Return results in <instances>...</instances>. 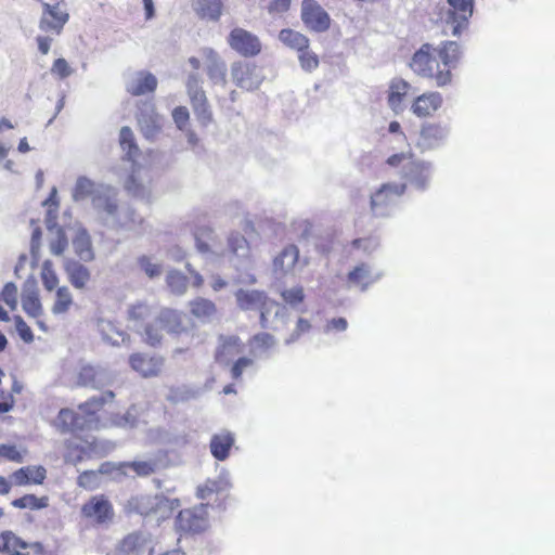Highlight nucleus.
<instances>
[{
	"instance_id": "nucleus-1",
	"label": "nucleus",
	"mask_w": 555,
	"mask_h": 555,
	"mask_svg": "<svg viewBox=\"0 0 555 555\" xmlns=\"http://www.w3.org/2000/svg\"><path fill=\"white\" fill-rule=\"evenodd\" d=\"M460 59V46L454 41H443L438 47L424 43L412 55L409 66L418 77L433 80L442 88L452 82V70Z\"/></svg>"
},
{
	"instance_id": "nucleus-2",
	"label": "nucleus",
	"mask_w": 555,
	"mask_h": 555,
	"mask_svg": "<svg viewBox=\"0 0 555 555\" xmlns=\"http://www.w3.org/2000/svg\"><path fill=\"white\" fill-rule=\"evenodd\" d=\"M114 400L115 393L107 390L80 403L77 410L61 409L55 418V426L62 434L76 436L86 431L100 430L106 427L108 423H114L113 420L104 416L105 405L113 403Z\"/></svg>"
},
{
	"instance_id": "nucleus-3",
	"label": "nucleus",
	"mask_w": 555,
	"mask_h": 555,
	"mask_svg": "<svg viewBox=\"0 0 555 555\" xmlns=\"http://www.w3.org/2000/svg\"><path fill=\"white\" fill-rule=\"evenodd\" d=\"M182 311L163 307L153 318L152 324L145 330V344L157 347L163 343L164 332L172 336H180L186 333Z\"/></svg>"
},
{
	"instance_id": "nucleus-4",
	"label": "nucleus",
	"mask_w": 555,
	"mask_h": 555,
	"mask_svg": "<svg viewBox=\"0 0 555 555\" xmlns=\"http://www.w3.org/2000/svg\"><path fill=\"white\" fill-rule=\"evenodd\" d=\"M176 531L180 535H194L206 531L209 527L208 504L181 509L175 520Z\"/></svg>"
},
{
	"instance_id": "nucleus-5",
	"label": "nucleus",
	"mask_w": 555,
	"mask_h": 555,
	"mask_svg": "<svg viewBox=\"0 0 555 555\" xmlns=\"http://www.w3.org/2000/svg\"><path fill=\"white\" fill-rule=\"evenodd\" d=\"M40 3L42 15L39 21V28L47 34L60 36L69 20L65 0H40Z\"/></svg>"
},
{
	"instance_id": "nucleus-6",
	"label": "nucleus",
	"mask_w": 555,
	"mask_h": 555,
	"mask_svg": "<svg viewBox=\"0 0 555 555\" xmlns=\"http://www.w3.org/2000/svg\"><path fill=\"white\" fill-rule=\"evenodd\" d=\"M185 87L196 119L201 126L207 127L214 121V116L206 92L201 86V79L198 75H189Z\"/></svg>"
},
{
	"instance_id": "nucleus-7",
	"label": "nucleus",
	"mask_w": 555,
	"mask_h": 555,
	"mask_svg": "<svg viewBox=\"0 0 555 555\" xmlns=\"http://www.w3.org/2000/svg\"><path fill=\"white\" fill-rule=\"evenodd\" d=\"M403 183H384L371 195V210L376 217L388 216L396 201L405 192Z\"/></svg>"
},
{
	"instance_id": "nucleus-8",
	"label": "nucleus",
	"mask_w": 555,
	"mask_h": 555,
	"mask_svg": "<svg viewBox=\"0 0 555 555\" xmlns=\"http://www.w3.org/2000/svg\"><path fill=\"white\" fill-rule=\"evenodd\" d=\"M81 516L93 525H104L113 520L114 507L104 494L91 496L80 509Z\"/></svg>"
},
{
	"instance_id": "nucleus-9",
	"label": "nucleus",
	"mask_w": 555,
	"mask_h": 555,
	"mask_svg": "<svg viewBox=\"0 0 555 555\" xmlns=\"http://www.w3.org/2000/svg\"><path fill=\"white\" fill-rule=\"evenodd\" d=\"M238 307L242 310H257L260 312V324L267 326V313L270 311L272 301L263 291L258 289H238L235 293Z\"/></svg>"
},
{
	"instance_id": "nucleus-10",
	"label": "nucleus",
	"mask_w": 555,
	"mask_h": 555,
	"mask_svg": "<svg viewBox=\"0 0 555 555\" xmlns=\"http://www.w3.org/2000/svg\"><path fill=\"white\" fill-rule=\"evenodd\" d=\"M227 41L233 51L244 57L257 56L262 49L259 38L255 34L242 27L233 28L230 31Z\"/></svg>"
},
{
	"instance_id": "nucleus-11",
	"label": "nucleus",
	"mask_w": 555,
	"mask_h": 555,
	"mask_svg": "<svg viewBox=\"0 0 555 555\" xmlns=\"http://www.w3.org/2000/svg\"><path fill=\"white\" fill-rule=\"evenodd\" d=\"M386 164L390 167H402V177L404 179L416 182L420 185L424 184L423 178L427 167L424 163L416 160L412 153L402 152L392 154L386 159Z\"/></svg>"
},
{
	"instance_id": "nucleus-12",
	"label": "nucleus",
	"mask_w": 555,
	"mask_h": 555,
	"mask_svg": "<svg viewBox=\"0 0 555 555\" xmlns=\"http://www.w3.org/2000/svg\"><path fill=\"white\" fill-rule=\"evenodd\" d=\"M128 361L130 367L144 378L160 375L165 366V358L163 356L146 352H133L129 356Z\"/></svg>"
},
{
	"instance_id": "nucleus-13",
	"label": "nucleus",
	"mask_w": 555,
	"mask_h": 555,
	"mask_svg": "<svg viewBox=\"0 0 555 555\" xmlns=\"http://www.w3.org/2000/svg\"><path fill=\"white\" fill-rule=\"evenodd\" d=\"M450 10L447 15V24L451 26V34L457 36L467 27L468 20L473 15L474 0H447Z\"/></svg>"
},
{
	"instance_id": "nucleus-14",
	"label": "nucleus",
	"mask_w": 555,
	"mask_h": 555,
	"mask_svg": "<svg viewBox=\"0 0 555 555\" xmlns=\"http://www.w3.org/2000/svg\"><path fill=\"white\" fill-rule=\"evenodd\" d=\"M153 307L145 301H137L128 306L126 310V321L129 327L138 333L145 344V330L152 324Z\"/></svg>"
},
{
	"instance_id": "nucleus-15",
	"label": "nucleus",
	"mask_w": 555,
	"mask_h": 555,
	"mask_svg": "<svg viewBox=\"0 0 555 555\" xmlns=\"http://www.w3.org/2000/svg\"><path fill=\"white\" fill-rule=\"evenodd\" d=\"M301 20L313 31H325L331 24L330 15L315 0H302Z\"/></svg>"
},
{
	"instance_id": "nucleus-16",
	"label": "nucleus",
	"mask_w": 555,
	"mask_h": 555,
	"mask_svg": "<svg viewBox=\"0 0 555 555\" xmlns=\"http://www.w3.org/2000/svg\"><path fill=\"white\" fill-rule=\"evenodd\" d=\"M442 105L443 96L441 93L437 91H426L413 100L411 104V112L417 118H430L436 115Z\"/></svg>"
},
{
	"instance_id": "nucleus-17",
	"label": "nucleus",
	"mask_w": 555,
	"mask_h": 555,
	"mask_svg": "<svg viewBox=\"0 0 555 555\" xmlns=\"http://www.w3.org/2000/svg\"><path fill=\"white\" fill-rule=\"evenodd\" d=\"M256 65L248 62L237 61L231 66V75L234 83L245 90H255L261 80L256 73Z\"/></svg>"
},
{
	"instance_id": "nucleus-18",
	"label": "nucleus",
	"mask_w": 555,
	"mask_h": 555,
	"mask_svg": "<svg viewBox=\"0 0 555 555\" xmlns=\"http://www.w3.org/2000/svg\"><path fill=\"white\" fill-rule=\"evenodd\" d=\"M47 478V469L42 465H28L11 474L12 483L17 487L42 485Z\"/></svg>"
},
{
	"instance_id": "nucleus-19",
	"label": "nucleus",
	"mask_w": 555,
	"mask_h": 555,
	"mask_svg": "<svg viewBox=\"0 0 555 555\" xmlns=\"http://www.w3.org/2000/svg\"><path fill=\"white\" fill-rule=\"evenodd\" d=\"M202 55L208 78L214 83H225L227 66L218 53L210 48H205L202 50Z\"/></svg>"
},
{
	"instance_id": "nucleus-20",
	"label": "nucleus",
	"mask_w": 555,
	"mask_h": 555,
	"mask_svg": "<svg viewBox=\"0 0 555 555\" xmlns=\"http://www.w3.org/2000/svg\"><path fill=\"white\" fill-rule=\"evenodd\" d=\"M411 85L403 78L396 77L390 80L387 90V104L396 114L402 111V104L410 93Z\"/></svg>"
},
{
	"instance_id": "nucleus-21",
	"label": "nucleus",
	"mask_w": 555,
	"mask_h": 555,
	"mask_svg": "<svg viewBox=\"0 0 555 555\" xmlns=\"http://www.w3.org/2000/svg\"><path fill=\"white\" fill-rule=\"evenodd\" d=\"M233 444L234 437L231 433L216 434L210 439V452L216 460L224 461L229 457Z\"/></svg>"
},
{
	"instance_id": "nucleus-22",
	"label": "nucleus",
	"mask_w": 555,
	"mask_h": 555,
	"mask_svg": "<svg viewBox=\"0 0 555 555\" xmlns=\"http://www.w3.org/2000/svg\"><path fill=\"white\" fill-rule=\"evenodd\" d=\"M117 468L126 476L132 470L137 477H149L158 470V463L155 460L120 462Z\"/></svg>"
},
{
	"instance_id": "nucleus-23",
	"label": "nucleus",
	"mask_w": 555,
	"mask_h": 555,
	"mask_svg": "<svg viewBox=\"0 0 555 555\" xmlns=\"http://www.w3.org/2000/svg\"><path fill=\"white\" fill-rule=\"evenodd\" d=\"M189 309L191 315L202 322L210 321L218 312L216 304L204 297H196L191 300Z\"/></svg>"
},
{
	"instance_id": "nucleus-24",
	"label": "nucleus",
	"mask_w": 555,
	"mask_h": 555,
	"mask_svg": "<svg viewBox=\"0 0 555 555\" xmlns=\"http://www.w3.org/2000/svg\"><path fill=\"white\" fill-rule=\"evenodd\" d=\"M22 306L24 311L31 318H39L43 312L39 292L34 281L29 287H25L23 291Z\"/></svg>"
},
{
	"instance_id": "nucleus-25",
	"label": "nucleus",
	"mask_w": 555,
	"mask_h": 555,
	"mask_svg": "<svg viewBox=\"0 0 555 555\" xmlns=\"http://www.w3.org/2000/svg\"><path fill=\"white\" fill-rule=\"evenodd\" d=\"M156 88V77L149 72H140L138 73L135 80L130 86H128L127 91L133 96H139L153 93Z\"/></svg>"
},
{
	"instance_id": "nucleus-26",
	"label": "nucleus",
	"mask_w": 555,
	"mask_h": 555,
	"mask_svg": "<svg viewBox=\"0 0 555 555\" xmlns=\"http://www.w3.org/2000/svg\"><path fill=\"white\" fill-rule=\"evenodd\" d=\"M299 260V249L296 245L289 244L274 258L273 266L276 271L285 273L293 270Z\"/></svg>"
},
{
	"instance_id": "nucleus-27",
	"label": "nucleus",
	"mask_w": 555,
	"mask_h": 555,
	"mask_svg": "<svg viewBox=\"0 0 555 555\" xmlns=\"http://www.w3.org/2000/svg\"><path fill=\"white\" fill-rule=\"evenodd\" d=\"M65 271L67 273L70 284L78 289H82L90 281V271L83 264L73 261L66 264Z\"/></svg>"
},
{
	"instance_id": "nucleus-28",
	"label": "nucleus",
	"mask_w": 555,
	"mask_h": 555,
	"mask_svg": "<svg viewBox=\"0 0 555 555\" xmlns=\"http://www.w3.org/2000/svg\"><path fill=\"white\" fill-rule=\"evenodd\" d=\"M194 10L203 20L218 21L222 13V1L195 0Z\"/></svg>"
},
{
	"instance_id": "nucleus-29",
	"label": "nucleus",
	"mask_w": 555,
	"mask_h": 555,
	"mask_svg": "<svg viewBox=\"0 0 555 555\" xmlns=\"http://www.w3.org/2000/svg\"><path fill=\"white\" fill-rule=\"evenodd\" d=\"M374 280L370 266L364 262L356 266L347 274V281L351 285L360 286L362 291H365Z\"/></svg>"
},
{
	"instance_id": "nucleus-30",
	"label": "nucleus",
	"mask_w": 555,
	"mask_h": 555,
	"mask_svg": "<svg viewBox=\"0 0 555 555\" xmlns=\"http://www.w3.org/2000/svg\"><path fill=\"white\" fill-rule=\"evenodd\" d=\"M26 547L27 544L13 532L4 531L0 534V552L4 555H29L22 552Z\"/></svg>"
},
{
	"instance_id": "nucleus-31",
	"label": "nucleus",
	"mask_w": 555,
	"mask_h": 555,
	"mask_svg": "<svg viewBox=\"0 0 555 555\" xmlns=\"http://www.w3.org/2000/svg\"><path fill=\"white\" fill-rule=\"evenodd\" d=\"M446 131L440 124L426 122L422 125L420 131L421 143L426 147H431L444 138Z\"/></svg>"
},
{
	"instance_id": "nucleus-32",
	"label": "nucleus",
	"mask_w": 555,
	"mask_h": 555,
	"mask_svg": "<svg viewBox=\"0 0 555 555\" xmlns=\"http://www.w3.org/2000/svg\"><path fill=\"white\" fill-rule=\"evenodd\" d=\"M74 305V297L69 288L67 286H61L55 291V297L51 307V312L54 315H63L66 314Z\"/></svg>"
},
{
	"instance_id": "nucleus-33",
	"label": "nucleus",
	"mask_w": 555,
	"mask_h": 555,
	"mask_svg": "<svg viewBox=\"0 0 555 555\" xmlns=\"http://www.w3.org/2000/svg\"><path fill=\"white\" fill-rule=\"evenodd\" d=\"M77 385L98 389L102 386V372L92 365H82L77 373Z\"/></svg>"
},
{
	"instance_id": "nucleus-34",
	"label": "nucleus",
	"mask_w": 555,
	"mask_h": 555,
	"mask_svg": "<svg viewBox=\"0 0 555 555\" xmlns=\"http://www.w3.org/2000/svg\"><path fill=\"white\" fill-rule=\"evenodd\" d=\"M279 39L288 48L296 50L297 53L305 48H309L308 37L291 28L282 29L279 34Z\"/></svg>"
},
{
	"instance_id": "nucleus-35",
	"label": "nucleus",
	"mask_w": 555,
	"mask_h": 555,
	"mask_svg": "<svg viewBox=\"0 0 555 555\" xmlns=\"http://www.w3.org/2000/svg\"><path fill=\"white\" fill-rule=\"evenodd\" d=\"M119 144L126 153V157L131 162H135L137 157L140 155V149L135 143L132 130L128 126L120 129Z\"/></svg>"
},
{
	"instance_id": "nucleus-36",
	"label": "nucleus",
	"mask_w": 555,
	"mask_h": 555,
	"mask_svg": "<svg viewBox=\"0 0 555 555\" xmlns=\"http://www.w3.org/2000/svg\"><path fill=\"white\" fill-rule=\"evenodd\" d=\"M11 504L20 509L29 508L31 511H38L48 507L49 498L47 495L38 498L35 494H25L21 498L14 499Z\"/></svg>"
},
{
	"instance_id": "nucleus-37",
	"label": "nucleus",
	"mask_w": 555,
	"mask_h": 555,
	"mask_svg": "<svg viewBox=\"0 0 555 555\" xmlns=\"http://www.w3.org/2000/svg\"><path fill=\"white\" fill-rule=\"evenodd\" d=\"M170 507V502L165 496H147L142 501L140 514L143 516L157 515L160 511Z\"/></svg>"
},
{
	"instance_id": "nucleus-38",
	"label": "nucleus",
	"mask_w": 555,
	"mask_h": 555,
	"mask_svg": "<svg viewBox=\"0 0 555 555\" xmlns=\"http://www.w3.org/2000/svg\"><path fill=\"white\" fill-rule=\"evenodd\" d=\"M40 279L47 292L54 291L59 285V276L51 260H44L41 266Z\"/></svg>"
},
{
	"instance_id": "nucleus-39",
	"label": "nucleus",
	"mask_w": 555,
	"mask_h": 555,
	"mask_svg": "<svg viewBox=\"0 0 555 555\" xmlns=\"http://www.w3.org/2000/svg\"><path fill=\"white\" fill-rule=\"evenodd\" d=\"M166 283L171 293L182 295L188 289L189 280L183 273L172 270L167 274Z\"/></svg>"
},
{
	"instance_id": "nucleus-40",
	"label": "nucleus",
	"mask_w": 555,
	"mask_h": 555,
	"mask_svg": "<svg viewBox=\"0 0 555 555\" xmlns=\"http://www.w3.org/2000/svg\"><path fill=\"white\" fill-rule=\"evenodd\" d=\"M77 486L85 490L93 491L102 486V478L96 470H83L77 477Z\"/></svg>"
},
{
	"instance_id": "nucleus-41",
	"label": "nucleus",
	"mask_w": 555,
	"mask_h": 555,
	"mask_svg": "<svg viewBox=\"0 0 555 555\" xmlns=\"http://www.w3.org/2000/svg\"><path fill=\"white\" fill-rule=\"evenodd\" d=\"M144 538L140 532H132L126 535L120 542V551L125 554L137 553L143 545Z\"/></svg>"
},
{
	"instance_id": "nucleus-42",
	"label": "nucleus",
	"mask_w": 555,
	"mask_h": 555,
	"mask_svg": "<svg viewBox=\"0 0 555 555\" xmlns=\"http://www.w3.org/2000/svg\"><path fill=\"white\" fill-rule=\"evenodd\" d=\"M0 300L3 301L12 311L17 308V287L13 282L4 284L2 292L0 293Z\"/></svg>"
},
{
	"instance_id": "nucleus-43",
	"label": "nucleus",
	"mask_w": 555,
	"mask_h": 555,
	"mask_svg": "<svg viewBox=\"0 0 555 555\" xmlns=\"http://www.w3.org/2000/svg\"><path fill=\"white\" fill-rule=\"evenodd\" d=\"M282 299L289 306H297L304 302L305 300V291L302 286H295L292 288H287L282 291L281 293Z\"/></svg>"
},
{
	"instance_id": "nucleus-44",
	"label": "nucleus",
	"mask_w": 555,
	"mask_h": 555,
	"mask_svg": "<svg viewBox=\"0 0 555 555\" xmlns=\"http://www.w3.org/2000/svg\"><path fill=\"white\" fill-rule=\"evenodd\" d=\"M298 59L300 62V66L306 72H312L319 66V57L315 53L311 52L309 48H305L300 52H298Z\"/></svg>"
},
{
	"instance_id": "nucleus-45",
	"label": "nucleus",
	"mask_w": 555,
	"mask_h": 555,
	"mask_svg": "<svg viewBox=\"0 0 555 555\" xmlns=\"http://www.w3.org/2000/svg\"><path fill=\"white\" fill-rule=\"evenodd\" d=\"M274 343V337L269 333H258L249 339L250 347L257 350H268Z\"/></svg>"
},
{
	"instance_id": "nucleus-46",
	"label": "nucleus",
	"mask_w": 555,
	"mask_h": 555,
	"mask_svg": "<svg viewBox=\"0 0 555 555\" xmlns=\"http://www.w3.org/2000/svg\"><path fill=\"white\" fill-rule=\"evenodd\" d=\"M74 246L81 259L87 260L92 258L90 240L86 233H81L75 238Z\"/></svg>"
},
{
	"instance_id": "nucleus-47",
	"label": "nucleus",
	"mask_w": 555,
	"mask_h": 555,
	"mask_svg": "<svg viewBox=\"0 0 555 555\" xmlns=\"http://www.w3.org/2000/svg\"><path fill=\"white\" fill-rule=\"evenodd\" d=\"M220 491V483L217 480H206L196 489V496L201 500H208Z\"/></svg>"
},
{
	"instance_id": "nucleus-48",
	"label": "nucleus",
	"mask_w": 555,
	"mask_h": 555,
	"mask_svg": "<svg viewBox=\"0 0 555 555\" xmlns=\"http://www.w3.org/2000/svg\"><path fill=\"white\" fill-rule=\"evenodd\" d=\"M212 229L208 227L199 228L195 233L196 247L199 251H209L210 246L208 241L212 238Z\"/></svg>"
},
{
	"instance_id": "nucleus-49",
	"label": "nucleus",
	"mask_w": 555,
	"mask_h": 555,
	"mask_svg": "<svg viewBox=\"0 0 555 555\" xmlns=\"http://www.w3.org/2000/svg\"><path fill=\"white\" fill-rule=\"evenodd\" d=\"M0 459L8 460L13 463H22L24 461L23 453L14 444H0Z\"/></svg>"
},
{
	"instance_id": "nucleus-50",
	"label": "nucleus",
	"mask_w": 555,
	"mask_h": 555,
	"mask_svg": "<svg viewBox=\"0 0 555 555\" xmlns=\"http://www.w3.org/2000/svg\"><path fill=\"white\" fill-rule=\"evenodd\" d=\"M50 70L53 76L60 79L69 77L74 72L68 62L63 57L54 60Z\"/></svg>"
},
{
	"instance_id": "nucleus-51",
	"label": "nucleus",
	"mask_w": 555,
	"mask_h": 555,
	"mask_svg": "<svg viewBox=\"0 0 555 555\" xmlns=\"http://www.w3.org/2000/svg\"><path fill=\"white\" fill-rule=\"evenodd\" d=\"M228 247L233 255H237L240 250L248 249V242L244 235L238 232H234L228 237Z\"/></svg>"
},
{
	"instance_id": "nucleus-52",
	"label": "nucleus",
	"mask_w": 555,
	"mask_h": 555,
	"mask_svg": "<svg viewBox=\"0 0 555 555\" xmlns=\"http://www.w3.org/2000/svg\"><path fill=\"white\" fill-rule=\"evenodd\" d=\"M92 182L87 178H79L74 188V198L76 201L85 198L92 192Z\"/></svg>"
},
{
	"instance_id": "nucleus-53",
	"label": "nucleus",
	"mask_w": 555,
	"mask_h": 555,
	"mask_svg": "<svg viewBox=\"0 0 555 555\" xmlns=\"http://www.w3.org/2000/svg\"><path fill=\"white\" fill-rule=\"evenodd\" d=\"M172 118L180 130H185L190 120V113L185 106H177L172 111Z\"/></svg>"
},
{
	"instance_id": "nucleus-54",
	"label": "nucleus",
	"mask_w": 555,
	"mask_h": 555,
	"mask_svg": "<svg viewBox=\"0 0 555 555\" xmlns=\"http://www.w3.org/2000/svg\"><path fill=\"white\" fill-rule=\"evenodd\" d=\"M15 325L20 337L25 343H31L34 340V334L27 323L21 318L15 317Z\"/></svg>"
},
{
	"instance_id": "nucleus-55",
	"label": "nucleus",
	"mask_w": 555,
	"mask_h": 555,
	"mask_svg": "<svg viewBox=\"0 0 555 555\" xmlns=\"http://www.w3.org/2000/svg\"><path fill=\"white\" fill-rule=\"evenodd\" d=\"M141 269L150 276L154 278L160 274L162 268L159 264L153 263L149 257H141L139 259Z\"/></svg>"
},
{
	"instance_id": "nucleus-56",
	"label": "nucleus",
	"mask_w": 555,
	"mask_h": 555,
	"mask_svg": "<svg viewBox=\"0 0 555 555\" xmlns=\"http://www.w3.org/2000/svg\"><path fill=\"white\" fill-rule=\"evenodd\" d=\"M253 361L248 358H240L237 359L234 364L232 365L231 367V376L233 379H238L241 378L242 374H243V371L248 367L249 365H251Z\"/></svg>"
},
{
	"instance_id": "nucleus-57",
	"label": "nucleus",
	"mask_w": 555,
	"mask_h": 555,
	"mask_svg": "<svg viewBox=\"0 0 555 555\" xmlns=\"http://www.w3.org/2000/svg\"><path fill=\"white\" fill-rule=\"evenodd\" d=\"M67 238L65 237L64 234H60L56 240H54L53 242H51L50 244V249H51V253L59 256V255H62L64 253V250L66 249L67 247Z\"/></svg>"
},
{
	"instance_id": "nucleus-58",
	"label": "nucleus",
	"mask_w": 555,
	"mask_h": 555,
	"mask_svg": "<svg viewBox=\"0 0 555 555\" xmlns=\"http://www.w3.org/2000/svg\"><path fill=\"white\" fill-rule=\"evenodd\" d=\"M125 189L133 195H139L143 190L134 173H131L127 178L125 182Z\"/></svg>"
},
{
	"instance_id": "nucleus-59",
	"label": "nucleus",
	"mask_w": 555,
	"mask_h": 555,
	"mask_svg": "<svg viewBox=\"0 0 555 555\" xmlns=\"http://www.w3.org/2000/svg\"><path fill=\"white\" fill-rule=\"evenodd\" d=\"M291 0H272L268 7L270 13H284L288 11Z\"/></svg>"
},
{
	"instance_id": "nucleus-60",
	"label": "nucleus",
	"mask_w": 555,
	"mask_h": 555,
	"mask_svg": "<svg viewBox=\"0 0 555 555\" xmlns=\"http://www.w3.org/2000/svg\"><path fill=\"white\" fill-rule=\"evenodd\" d=\"M36 41H37V44H38L39 52L42 55L48 54L49 51H50V48H51L52 38H50L48 36H38L36 38Z\"/></svg>"
},
{
	"instance_id": "nucleus-61",
	"label": "nucleus",
	"mask_w": 555,
	"mask_h": 555,
	"mask_svg": "<svg viewBox=\"0 0 555 555\" xmlns=\"http://www.w3.org/2000/svg\"><path fill=\"white\" fill-rule=\"evenodd\" d=\"M348 326V323H347V320L345 318H335V319H332L328 324H327V327L330 330H335V331H345Z\"/></svg>"
},
{
	"instance_id": "nucleus-62",
	"label": "nucleus",
	"mask_w": 555,
	"mask_h": 555,
	"mask_svg": "<svg viewBox=\"0 0 555 555\" xmlns=\"http://www.w3.org/2000/svg\"><path fill=\"white\" fill-rule=\"evenodd\" d=\"M15 404L14 397L12 395H7L3 397V401H0V414L10 412Z\"/></svg>"
},
{
	"instance_id": "nucleus-63",
	"label": "nucleus",
	"mask_w": 555,
	"mask_h": 555,
	"mask_svg": "<svg viewBox=\"0 0 555 555\" xmlns=\"http://www.w3.org/2000/svg\"><path fill=\"white\" fill-rule=\"evenodd\" d=\"M86 451L80 448H76L74 451H69L66 455L67 460L70 461L73 464H77L81 462L85 459Z\"/></svg>"
},
{
	"instance_id": "nucleus-64",
	"label": "nucleus",
	"mask_w": 555,
	"mask_h": 555,
	"mask_svg": "<svg viewBox=\"0 0 555 555\" xmlns=\"http://www.w3.org/2000/svg\"><path fill=\"white\" fill-rule=\"evenodd\" d=\"M117 466L118 464H114L112 462H104L99 466L96 472L99 473L100 477L101 475H109L113 472L118 470Z\"/></svg>"
}]
</instances>
